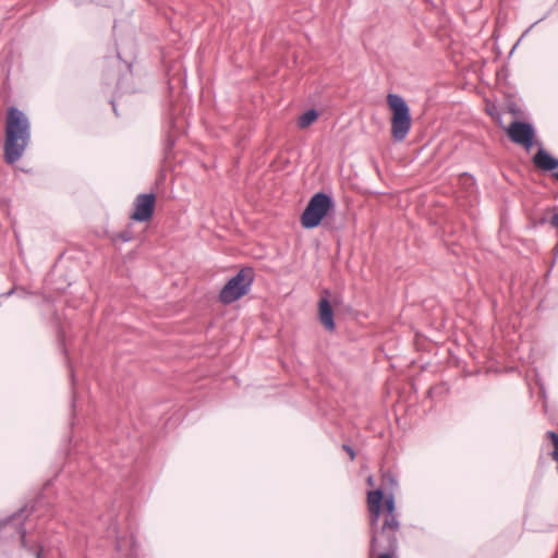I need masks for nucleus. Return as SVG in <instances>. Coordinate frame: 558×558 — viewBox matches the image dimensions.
I'll return each instance as SVG.
<instances>
[{
	"label": "nucleus",
	"instance_id": "f257e3e1",
	"mask_svg": "<svg viewBox=\"0 0 558 558\" xmlns=\"http://www.w3.org/2000/svg\"><path fill=\"white\" fill-rule=\"evenodd\" d=\"M384 492L376 488L367 493V508L369 513V549L368 558H397L398 538L397 533L400 524L387 526L384 521L379 526V519L383 514Z\"/></svg>",
	"mask_w": 558,
	"mask_h": 558
},
{
	"label": "nucleus",
	"instance_id": "f03ea898",
	"mask_svg": "<svg viewBox=\"0 0 558 558\" xmlns=\"http://www.w3.org/2000/svg\"><path fill=\"white\" fill-rule=\"evenodd\" d=\"M31 122L17 107L7 108L4 117L3 161L14 165L24 154L31 142Z\"/></svg>",
	"mask_w": 558,
	"mask_h": 558
},
{
	"label": "nucleus",
	"instance_id": "7ed1b4c3",
	"mask_svg": "<svg viewBox=\"0 0 558 558\" xmlns=\"http://www.w3.org/2000/svg\"><path fill=\"white\" fill-rule=\"evenodd\" d=\"M390 116V134L395 143H400L408 136L412 126L411 110L403 97L389 93L386 97Z\"/></svg>",
	"mask_w": 558,
	"mask_h": 558
},
{
	"label": "nucleus",
	"instance_id": "20e7f679",
	"mask_svg": "<svg viewBox=\"0 0 558 558\" xmlns=\"http://www.w3.org/2000/svg\"><path fill=\"white\" fill-rule=\"evenodd\" d=\"M336 207L330 194L317 192L312 195L300 217L301 226L304 229H314L329 217Z\"/></svg>",
	"mask_w": 558,
	"mask_h": 558
},
{
	"label": "nucleus",
	"instance_id": "39448f33",
	"mask_svg": "<svg viewBox=\"0 0 558 558\" xmlns=\"http://www.w3.org/2000/svg\"><path fill=\"white\" fill-rule=\"evenodd\" d=\"M255 276L256 274L253 267H242L221 288L218 295V301L225 305H228L246 295L254 282Z\"/></svg>",
	"mask_w": 558,
	"mask_h": 558
},
{
	"label": "nucleus",
	"instance_id": "423d86ee",
	"mask_svg": "<svg viewBox=\"0 0 558 558\" xmlns=\"http://www.w3.org/2000/svg\"><path fill=\"white\" fill-rule=\"evenodd\" d=\"M125 74L132 75V64L120 58H105L101 64V77L107 85L114 84L118 92L123 89Z\"/></svg>",
	"mask_w": 558,
	"mask_h": 558
},
{
	"label": "nucleus",
	"instance_id": "0eeeda50",
	"mask_svg": "<svg viewBox=\"0 0 558 558\" xmlns=\"http://www.w3.org/2000/svg\"><path fill=\"white\" fill-rule=\"evenodd\" d=\"M504 130L513 144L522 146L527 151L537 144L536 131L531 122L515 119Z\"/></svg>",
	"mask_w": 558,
	"mask_h": 558
},
{
	"label": "nucleus",
	"instance_id": "6e6552de",
	"mask_svg": "<svg viewBox=\"0 0 558 558\" xmlns=\"http://www.w3.org/2000/svg\"><path fill=\"white\" fill-rule=\"evenodd\" d=\"M156 203L157 196L154 192L138 194L130 219L136 222H149L155 215Z\"/></svg>",
	"mask_w": 558,
	"mask_h": 558
},
{
	"label": "nucleus",
	"instance_id": "1a4fd4ad",
	"mask_svg": "<svg viewBox=\"0 0 558 558\" xmlns=\"http://www.w3.org/2000/svg\"><path fill=\"white\" fill-rule=\"evenodd\" d=\"M533 166L544 172H556L558 171V158L553 156L543 146H539L537 151L532 157Z\"/></svg>",
	"mask_w": 558,
	"mask_h": 558
},
{
	"label": "nucleus",
	"instance_id": "9d476101",
	"mask_svg": "<svg viewBox=\"0 0 558 558\" xmlns=\"http://www.w3.org/2000/svg\"><path fill=\"white\" fill-rule=\"evenodd\" d=\"M43 501V496H37L33 500L28 501L26 505H24L22 508H20L17 511L12 513L7 520L0 522V527L5 526L9 522L12 521H24L28 519L29 515L35 513Z\"/></svg>",
	"mask_w": 558,
	"mask_h": 558
},
{
	"label": "nucleus",
	"instance_id": "9b49d317",
	"mask_svg": "<svg viewBox=\"0 0 558 558\" xmlns=\"http://www.w3.org/2000/svg\"><path fill=\"white\" fill-rule=\"evenodd\" d=\"M383 513H385L384 521L386 522L387 526L400 524L396 514L395 496L391 492L387 495L384 494Z\"/></svg>",
	"mask_w": 558,
	"mask_h": 558
},
{
	"label": "nucleus",
	"instance_id": "f8f14e48",
	"mask_svg": "<svg viewBox=\"0 0 558 558\" xmlns=\"http://www.w3.org/2000/svg\"><path fill=\"white\" fill-rule=\"evenodd\" d=\"M16 533L20 536V545L22 548L29 553H34V548H36V544H39L38 542H29L27 539V532L24 525V521H19L15 527Z\"/></svg>",
	"mask_w": 558,
	"mask_h": 558
},
{
	"label": "nucleus",
	"instance_id": "ddd939ff",
	"mask_svg": "<svg viewBox=\"0 0 558 558\" xmlns=\"http://www.w3.org/2000/svg\"><path fill=\"white\" fill-rule=\"evenodd\" d=\"M317 314H335L333 305L331 301V293L328 289H324L320 292V299L318 301Z\"/></svg>",
	"mask_w": 558,
	"mask_h": 558
},
{
	"label": "nucleus",
	"instance_id": "4468645a",
	"mask_svg": "<svg viewBox=\"0 0 558 558\" xmlns=\"http://www.w3.org/2000/svg\"><path fill=\"white\" fill-rule=\"evenodd\" d=\"M319 118V112L315 108L307 109L298 118V126L306 129L316 122Z\"/></svg>",
	"mask_w": 558,
	"mask_h": 558
},
{
	"label": "nucleus",
	"instance_id": "2eb2a0df",
	"mask_svg": "<svg viewBox=\"0 0 558 558\" xmlns=\"http://www.w3.org/2000/svg\"><path fill=\"white\" fill-rule=\"evenodd\" d=\"M109 239L114 244L118 242H130V241L134 240L135 235H134V231H133V225L131 222L128 223V226L125 227L124 230H122L120 232L112 233L109 236Z\"/></svg>",
	"mask_w": 558,
	"mask_h": 558
},
{
	"label": "nucleus",
	"instance_id": "dca6fc26",
	"mask_svg": "<svg viewBox=\"0 0 558 558\" xmlns=\"http://www.w3.org/2000/svg\"><path fill=\"white\" fill-rule=\"evenodd\" d=\"M459 184L468 192H473L476 187L474 177L468 172H463L459 175Z\"/></svg>",
	"mask_w": 558,
	"mask_h": 558
},
{
	"label": "nucleus",
	"instance_id": "f3484780",
	"mask_svg": "<svg viewBox=\"0 0 558 558\" xmlns=\"http://www.w3.org/2000/svg\"><path fill=\"white\" fill-rule=\"evenodd\" d=\"M397 486V481L392 474V472L387 471L381 474V486L379 488L385 492V489H393Z\"/></svg>",
	"mask_w": 558,
	"mask_h": 558
},
{
	"label": "nucleus",
	"instance_id": "a211bd4d",
	"mask_svg": "<svg viewBox=\"0 0 558 558\" xmlns=\"http://www.w3.org/2000/svg\"><path fill=\"white\" fill-rule=\"evenodd\" d=\"M506 105L508 112L511 113L515 119H520L522 117L523 112L517 105L512 95H507Z\"/></svg>",
	"mask_w": 558,
	"mask_h": 558
},
{
	"label": "nucleus",
	"instance_id": "6ab92c4d",
	"mask_svg": "<svg viewBox=\"0 0 558 558\" xmlns=\"http://www.w3.org/2000/svg\"><path fill=\"white\" fill-rule=\"evenodd\" d=\"M318 318L325 329H327L328 331L335 330V316H318Z\"/></svg>",
	"mask_w": 558,
	"mask_h": 558
},
{
	"label": "nucleus",
	"instance_id": "aec40b11",
	"mask_svg": "<svg viewBox=\"0 0 558 558\" xmlns=\"http://www.w3.org/2000/svg\"><path fill=\"white\" fill-rule=\"evenodd\" d=\"M342 450L345 451L349 457H350V461H354L355 458H356V452L355 450L353 449V447H351L350 445L348 444H343L342 445Z\"/></svg>",
	"mask_w": 558,
	"mask_h": 558
},
{
	"label": "nucleus",
	"instance_id": "412c9836",
	"mask_svg": "<svg viewBox=\"0 0 558 558\" xmlns=\"http://www.w3.org/2000/svg\"><path fill=\"white\" fill-rule=\"evenodd\" d=\"M485 111H486V113H487V114H489L492 118H495L496 112H499V111L497 110L496 105H495V104H493V102H487V104H486Z\"/></svg>",
	"mask_w": 558,
	"mask_h": 558
},
{
	"label": "nucleus",
	"instance_id": "4be33fe9",
	"mask_svg": "<svg viewBox=\"0 0 558 558\" xmlns=\"http://www.w3.org/2000/svg\"><path fill=\"white\" fill-rule=\"evenodd\" d=\"M549 223L558 230V207L553 208V216L549 219Z\"/></svg>",
	"mask_w": 558,
	"mask_h": 558
},
{
	"label": "nucleus",
	"instance_id": "5701e85b",
	"mask_svg": "<svg viewBox=\"0 0 558 558\" xmlns=\"http://www.w3.org/2000/svg\"><path fill=\"white\" fill-rule=\"evenodd\" d=\"M35 558H45L44 556V546L41 544H36V548H34Z\"/></svg>",
	"mask_w": 558,
	"mask_h": 558
},
{
	"label": "nucleus",
	"instance_id": "b1692460",
	"mask_svg": "<svg viewBox=\"0 0 558 558\" xmlns=\"http://www.w3.org/2000/svg\"><path fill=\"white\" fill-rule=\"evenodd\" d=\"M173 145H174V138H172L171 136H168L167 142H166V151L171 150Z\"/></svg>",
	"mask_w": 558,
	"mask_h": 558
},
{
	"label": "nucleus",
	"instance_id": "393cba45",
	"mask_svg": "<svg viewBox=\"0 0 558 558\" xmlns=\"http://www.w3.org/2000/svg\"><path fill=\"white\" fill-rule=\"evenodd\" d=\"M436 320H438L437 330H440L441 328H445V317L444 316H436Z\"/></svg>",
	"mask_w": 558,
	"mask_h": 558
},
{
	"label": "nucleus",
	"instance_id": "a878e982",
	"mask_svg": "<svg viewBox=\"0 0 558 558\" xmlns=\"http://www.w3.org/2000/svg\"><path fill=\"white\" fill-rule=\"evenodd\" d=\"M493 119L495 120V122H496L500 128H502V129L505 128V126L502 125V120H501V113H500V112H496V116H495V118H493Z\"/></svg>",
	"mask_w": 558,
	"mask_h": 558
},
{
	"label": "nucleus",
	"instance_id": "bb28decb",
	"mask_svg": "<svg viewBox=\"0 0 558 558\" xmlns=\"http://www.w3.org/2000/svg\"><path fill=\"white\" fill-rule=\"evenodd\" d=\"M110 104H111V106H112V109H113V111H114L116 116H118V112H117V108H116V104H114V101H113V100H110Z\"/></svg>",
	"mask_w": 558,
	"mask_h": 558
},
{
	"label": "nucleus",
	"instance_id": "cd10ccee",
	"mask_svg": "<svg viewBox=\"0 0 558 558\" xmlns=\"http://www.w3.org/2000/svg\"><path fill=\"white\" fill-rule=\"evenodd\" d=\"M551 178L556 181H558V170L556 172L551 173Z\"/></svg>",
	"mask_w": 558,
	"mask_h": 558
},
{
	"label": "nucleus",
	"instance_id": "c85d7f7f",
	"mask_svg": "<svg viewBox=\"0 0 558 558\" xmlns=\"http://www.w3.org/2000/svg\"><path fill=\"white\" fill-rule=\"evenodd\" d=\"M367 484L373 486L374 485V482H373V477L372 476H368L367 478Z\"/></svg>",
	"mask_w": 558,
	"mask_h": 558
},
{
	"label": "nucleus",
	"instance_id": "c756f323",
	"mask_svg": "<svg viewBox=\"0 0 558 558\" xmlns=\"http://www.w3.org/2000/svg\"><path fill=\"white\" fill-rule=\"evenodd\" d=\"M546 222H547V218L546 217L541 218L539 223L543 225V223H546Z\"/></svg>",
	"mask_w": 558,
	"mask_h": 558
},
{
	"label": "nucleus",
	"instance_id": "7c9ffc66",
	"mask_svg": "<svg viewBox=\"0 0 558 558\" xmlns=\"http://www.w3.org/2000/svg\"><path fill=\"white\" fill-rule=\"evenodd\" d=\"M0 205H1V206H2V205H4V206H7V207H8V201H0Z\"/></svg>",
	"mask_w": 558,
	"mask_h": 558
},
{
	"label": "nucleus",
	"instance_id": "2f4dec72",
	"mask_svg": "<svg viewBox=\"0 0 558 558\" xmlns=\"http://www.w3.org/2000/svg\"><path fill=\"white\" fill-rule=\"evenodd\" d=\"M75 2V4H81L84 0H73Z\"/></svg>",
	"mask_w": 558,
	"mask_h": 558
},
{
	"label": "nucleus",
	"instance_id": "473e14b6",
	"mask_svg": "<svg viewBox=\"0 0 558 558\" xmlns=\"http://www.w3.org/2000/svg\"><path fill=\"white\" fill-rule=\"evenodd\" d=\"M434 389H435L434 387L429 388L428 393L432 395Z\"/></svg>",
	"mask_w": 558,
	"mask_h": 558
}]
</instances>
